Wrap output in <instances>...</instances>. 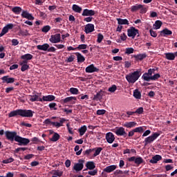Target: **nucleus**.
Returning a JSON list of instances; mask_svg holds the SVG:
<instances>
[{"instance_id":"f257e3e1","label":"nucleus","mask_w":177,"mask_h":177,"mask_svg":"<svg viewBox=\"0 0 177 177\" xmlns=\"http://www.w3.org/2000/svg\"><path fill=\"white\" fill-rule=\"evenodd\" d=\"M6 138L7 140L10 142H17L19 146H27L30 143V139L25 138L17 136V132L16 131H6L5 132Z\"/></svg>"},{"instance_id":"f03ea898","label":"nucleus","mask_w":177,"mask_h":177,"mask_svg":"<svg viewBox=\"0 0 177 177\" xmlns=\"http://www.w3.org/2000/svg\"><path fill=\"white\" fill-rule=\"evenodd\" d=\"M17 115L26 118H31L34 115V111L27 109H17L8 113L9 118L16 117Z\"/></svg>"},{"instance_id":"7ed1b4c3","label":"nucleus","mask_w":177,"mask_h":177,"mask_svg":"<svg viewBox=\"0 0 177 177\" xmlns=\"http://www.w3.org/2000/svg\"><path fill=\"white\" fill-rule=\"evenodd\" d=\"M140 71H136L126 75V80L129 84H135L140 78Z\"/></svg>"},{"instance_id":"20e7f679","label":"nucleus","mask_w":177,"mask_h":177,"mask_svg":"<svg viewBox=\"0 0 177 177\" xmlns=\"http://www.w3.org/2000/svg\"><path fill=\"white\" fill-rule=\"evenodd\" d=\"M130 9L131 12H133L140 10V13L141 14H145L147 12V8L145 7V6L142 4H136L135 6H132Z\"/></svg>"},{"instance_id":"39448f33","label":"nucleus","mask_w":177,"mask_h":177,"mask_svg":"<svg viewBox=\"0 0 177 177\" xmlns=\"http://www.w3.org/2000/svg\"><path fill=\"white\" fill-rule=\"evenodd\" d=\"M127 35L129 38H132V39H135L136 35L139 37V30L136 29V28L131 26L127 29Z\"/></svg>"},{"instance_id":"423d86ee","label":"nucleus","mask_w":177,"mask_h":177,"mask_svg":"<svg viewBox=\"0 0 177 177\" xmlns=\"http://www.w3.org/2000/svg\"><path fill=\"white\" fill-rule=\"evenodd\" d=\"M160 136L159 133H153L151 136H149V137L146 138L145 139L144 143L145 146H147V145H150V143H153L157 138Z\"/></svg>"},{"instance_id":"0eeeda50","label":"nucleus","mask_w":177,"mask_h":177,"mask_svg":"<svg viewBox=\"0 0 177 177\" xmlns=\"http://www.w3.org/2000/svg\"><path fill=\"white\" fill-rule=\"evenodd\" d=\"M128 162H134L136 165H137V167H139L140 164H143V162H145V160L140 156H138V157L132 156L128 158Z\"/></svg>"},{"instance_id":"6e6552de","label":"nucleus","mask_w":177,"mask_h":177,"mask_svg":"<svg viewBox=\"0 0 177 177\" xmlns=\"http://www.w3.org/2000/svg\"><path fill=\"white\" fill-rule=\"evenodd\" d=\"M115 133L117 135V136H123V138L128 139V133L125 131V128L122 127H117Z\"/></svg>"},{"instance_id":"1a4fd4ad","label":"nucleus","mask_w":177,"mask_h":177,"mask_svg":"<svg viewBox=\"0 0 177 177\" xmlns=\"http://www.w3.org/2000/svg\"><path fill=\"white\" fill-rule=\"evenodd\" d=\"M49 41L51 44H59V42H62V35L59 33L52 35Z\"/></svg>"},{"instance_id":"9d476101","label":"nucleus","mask_w":177,"mask_h":177,"mask_svg":"<svg viewBox=\"0 0 177 177\" xmlns=\"http://www.w3.org/2000/svg\"><path fill=\"white\" fill-rule=\"evenodd\" d=\"M13 28V24H8L6 26H4L1 30V32L0 33V37H3L5 34H7L9 30H12Z\"/></svg>"},{"instance_id":"9b49d317","label":"nucleus","mask_w":177,"mask_h":177,"mask_svg":"<svg viewBox=\"0 0 177 177\" xmlns=\"http://www.w3.org/2000/svg\"><path fill=\"white\" fill-rule=\"evenodd\" d=\"M95 31V25L93 24H88L84 26V32L91 34Z\"/></svg>"},{"instance_id":"f8f14e48","label":"nucleus","mask_w":177,"mask_h":177,"mask_svg":"<svg viewBox=\"0 0 177 177\" xmlns=\"http://www.w3.org/2000/svg\"><path fill=\"white\" fill-rule=\"evenodd\" d=\"M143 132V127H136L133 130H131L129 133H128V136L129 138H132V136H133V135H135V133H142Z\"/></svg>"},{"instance_id":"ddd939ff","label":"nucleus","mask_w":177,"mask_h":177,"mask_svg":"<svg viewBox=\"0 0 177 177\" xmlns=\"http://www.w3.org/2000/svg\"><path fill=\"white\" fill-rule=\"evenodd\" d=\"M105 138L106 142L109 144L113 143L115 140V136L111 132L106 133Z\"/></svg>"},{"instance_id":"4468645a","label":"nucleus","mask_w":177,"mask_h":177,"mask_svg":"<svg viewBox=\"0 0 177 177\" xmlns=\"http://www.w3.org/2000/svg\"><path fill=\"white\" fill-rule=\"evenodd\" d=\"M97 72H99V68L95 67V65H93V64L89 65L86 68V73H92Z\"/></svg>"},{"instance_id":"2eb2a0df","label":"nucleus","mask_w":177,"mask_h":177,"mask_svg":"<svg viewBox=\"0 0 177 177\" xmlns=\"http://www.w3.org/2000/svg\"><path fill=\"white\" fill-rule=\"evenodd\" d=\"M95 12L93 10H89L88 8H86L83 10V12L82 14V16H88V17H92L95 16Z\"/></svg>"},{"instance_id":"dca6fc26","label":"nucleus","mask_w":177,"mask_h":177,"mask_svg":"<svg viewBox=\"0 0 177 177\" xmlns=\"http://www.w3.org/2000/svg\"><path fill=\"white\" fill-rule=\"evenodd\" d=\"M3 84H13L15 82L14 77H10L9 75L3 76L1 77Z\"/></svg>"},{"instance_id":"f3484780","label":"nucleus","mask_w":177,"mask_h":177,"mask_svg":"<svg viewBox=\"0 0 177 177\" xmlns=\"http://www.w3.org/2000/svg\"><path fill=\"white\" fill-rule=\"evenodd\" d=\"M66 119L64 118H60L59 122H51V125L53 127H55L56 128H60V127H63V124L66 122Z\"/></svg>"},{"instance_id":"a211bd4d","label":"nucleus","mask_w":177,"mask_h":177,"mask_svg":"<svg viewBox=\"0 0 177 177\" xmlns=\"http://www.w3.org/2000/svg\"><path fill=\"white\" fill-rule=\"evenodd\" d=\"M21 17L24 19H28V20H34V17H32L31 14L28 13V12L26 10L22 11Z\"/></svg>"},{"instance_id":"6ab92c4d","label":"nucleus","mask_w":177,"mask_h":177,"mask_svg":"<svg viewBox=\"0 0 177 177\" xmlns=\"http://www.w3.org/2000/svg\"><path fill=\"white\" fill-rule=\"evenodd\" d=\"M115 169H117V165H113L107 166L106 168H104V172L110 174V173L113 172V171H115Z\"/></svg>"},{"instance_id":"aec40b11","label":"nucleus","mask_w":177,"mask_h":177,"mask_svg":"<svg viewBox=\"0 0 177 177\" xmlns=\"http://www.w3.org/2000/svg\"><path fill=\"white\" fill-rule=\"evenodd\" d=\"M55 99H56V97H55V95H48L43 96V97L41 98V100L43 102H53Z\"/></svg>"},{"instance_id":"412c9836","label":"nucleus","mask_w":177,"mask_h":177,"mask_svg":"<svg viewBox=\"0 0 177 177\" xmlns=\"http://www.w3.org/2000/svg\"><path fill=\"white\" fill-rule=\"evenodd\" d=\"M160 160H162V157L160 155H156L152 157L149 162H151V164H157V162H158V161H160Z\"/></svg>"},{"instance_id":"4be33fe9","label":"nucleus","mask_w":177,"mask_h":177,"mask_svg":"<svg viewBox=\"0 0 177 177\" xmlns=\"http://www.w3.org/2000/svg\"><path fill=\"white\" fill-rule=\"evenodd\" d=\"M73 100H75V101L77 100V97H68L64 100H61L60 103H62V104H64L66 103H70V102H73Z\"/></svg>"},{"instance_id":"5701e85b","label":"nucleus","mask_w":177,"mask_h":177,"mask_svg":"<svg viewBox=\"0 0 177 177\" xmlns=\"http://www.w3.org/2000/svg\"><path fill=\"white\" fill-rule=\"evenodd\" d=\"M138 125V123L136 122H126L124 124L123 127L124 128H135Z\"/></svg>"},{"instance_id":"b1692460","label":"nucleus","mask_w":177,"mask_h":177,"mask_svg":"<svg viewBox=\"0 0 177 177\" xmlns=\"http://www.w3.org/2000/svg\"><path fill=\"white\" fill-rule=\"evenodd\" d=\"M133 57L134 59H136V60H140V62H142L143 59H146V57H147V55L146 53L138 54V55H134Z\"/></svg>"},{"instance_id":"393cba45","label":"nucleus","mask_w":177,"mask_h":177,"mask_svg":"<svg viewBox=\"0 0 177 177\" xmlns=\"http://www.w3.org/2000/svg\"><path fill=\"white\" fill-rule=\"evenodd\" d=\"M116 20H117L119 26H122V25L129 26V21H128V19H122L121 18H117Z\"/></svg>"},{"instance_id":"a878e982","label":"nucleus","mask_w":177,"mask_h":177,"mask_svg":"<svg viewBox=\"0 0 177 177\" xmlns=\"http://www.w3.org/2000/svg\"><path fill=\"white\" fill-rule=\"evenodd\" d=\"M29 97L30 102H42V98L39 97V96L37 95H29Z\"/></svg>"},{"instance_id":"bb28decb","label":"nucleus","mask_w":177,"mask_h":177,"mask_svg":"<svg viewBox=\"0 0 177 177\" xmlns=\"http://www.w3.org/2000/svg\"><path fill=\"white\" fill-rule=\"evenodd\" d=\"M161 37H167V35H172V31L168 28H165L160 31Z\"/></svg>"},{"instance_id":"cd10ccee","label":"nucleus","mask_w":177,"mask_h":177,"mask_svg":"<svg viewBox=\"0 0 177 177\" xmlns=\"http://www.w3.org/2000/svg\"><path fill=\"white\" fill-rule=\"evenodd\" d=\"M86 167L88 169H90V171H92V169H95V168H96V165L93 161L87 162L86 163Z\"/></svg>"},{"instance_id":"c85d7f7f","label":"nucleus","mask_w":177,"mask_h":177,"mask_svg":"<svg viewBox=\"0 0 177 177\" xmlns=\"http://www.w3.org/2000/svg\"><path fill=\"white\" fill-rule=\"evenodd\" d=\"M84 169V163H76L75 164V165L73 166V169L75 171H77V172L80 171H82V169Z\"/></svg>"},{"instance_id":"c756f323","label":"nucleus","mask_w":177,"mask_h":177,"mask_svg":"<svg viewBox=\"0 0 177 177\" xmlns=\"http://www.w3.org/2000/svg\"><path fill=\"white\" fill-rule=\"evenodd\" d=\"M37 49H38V50L46 51V50H48V49H49V44L46 43L43 45H37Z\"/></svg>"},{"instance_id":"7c9ffc66","label":"nucleus","mask_w":177,"mask_h":177,"mask_svg":"<svg viewBox=\"0 0 177 177\" xmlns=\"http://www.w3.org/2000/svg\"><path fill=\"white\" fill-rule=\"evenodd\" d=\"M72 10H73V12L75 13H81V12H82V8L78 5L73 4L72 6Z\"/></svg>"},{"instance_id":"2f4dec72","label":"nucleus","mask_w":177,"mask_h":177,"mask_svg":"<svg viewBox=\"0 0 177 177\" xmlns=\"http://www.w3.org/2000/svg\"><path fill=\"white\" fill-rule=\"evenodd\" d=\"M165 56L167 60H175V54L174 53H166Z\"/></svg>"},{"instance_id":"473e14b6","label":"nucleus","mask_w":177,"mask_h":177,"mask_svg":"<svg viewBox=\"0 0 177 177\" xmlns=\"http://www.w3.org/2000/svg\"><path fill=\"white\" fill-rule=\"evenodd\" d=\"M103 98V92L102 91H100L98 93H97L96 95H94L93 100H102V99Z\"/></svg>"},{"instance_id":"72a5a7b5","label":"nucleus","mask_w":177,"mask_h":177,"mask_svg":"<svg viewBox=\"0 0 177 177\" xmlns=\"http://www.w3.org/2000/svg\"><path fill=\"white\" fill-rule=\"evenodd\" d=\"M75 55L77 57V63H84L85 62V57L81 53H76Z\"/></svg>"},{"instance_id":"f704fd0d","label":"nucleus","mask_w":177,"mask_h":177,"mask_svg":"<svg viewBox=\"0 0 177 177\" xmlns=\"http://www.w3.org/2000/svg\"><path fill=\"white\" fill-rule=\"evenodd\" d=\"M21 8L19 6H16L12 8V12L15 13V15H20L21 13Z\"/></svg>"},{"instance_id":"c9c22d12","label":"nucleus","mask_w":177,"mask_h":177,"mask_svg":"<svg viewBox=\"0 0 177 177\" xmlns=\"http://www.w3.org/2000/svg\"><path fill=\"white\" fill-rule=\"evenodd\" d=\"M32 55L31 54H25L21 57V59H22V60H26L28 62V60L32 59Z\"/></svg>"},{"instance_id":"e433bc0d","label":"nucleus","mask_w":177,"mask_h":177,"mask_svg":"<svg viewBox=\"0 0 177 177\" xmlns=\"http://www.w3.org/2000/svg\"><path fill=\"white\" fill-rule=\"evenodd\" d=\"M87 128L86 126L84 125L81 128L79 129V133L80 136H84L85 135V132H86Z\"/></svg>"},{"instance_id":"4c0bfd02","label":"nucleus","mask_w":177,"mask_h":177,"mask_svg":"<svg viewBox=\"0 0 177 177\" xmlns=\"http://www.w3.org/2000/svg\"><path fill=\"white\" fill-rule=\"evenodd\" d=\"M142 80H144V81H147V82H149V81H151V76H150V75H149L148 73H145L142 75Z\"/></svg>"},{"instance_id":"58836bf2","label":"nucleus","mask_w":177,"mask_h":177,"mask_svg":"<svg viewBox=\"0 0 177 177\" xmlns=\"http://www.w3.org/2000/svg\"><path fill=\"white\" fill-rule=\"evenodd\" d=\"M161 26H162V21L160 20L156 21L155 24H153V27H155V30H159V28H161Z\"/></svg>"},{"instance_id":"ea45409f","label":"nucleus","mask_w":177,"mask_h":177,"mask_svg":"<svg viewBox=\"0 0 177 177\" xmlns=\"http://www.w3.org/2000/svg\"><path fill=\"white\" fill-rule=\"evenodd\" d=\"M60 139V135L57 133H55L53 136V137L50 138L51 142H57Z\"/></svg>"},{"instance_id":"a19ab883","label":"nucleus","mask_w":177,"mask_h":177,"mask_svg":"<svg viewBox=\"0 0 177 177\" xmlns=\"http://www.w3.org/2000/svg\"><path fill=\"white\" fill-rule=\"evenodd\" d=\"M133 96L136 99H140V97H142V94L140 93V91H139V90L136 89L133 91Z\"/></svg>"},{"instance_id":"79ce46f5","label":"nucleus","mask_w":177,"mask_h":177,"mask_svg":"<svg viewBox=\"0 0 177 177\" xmlns=\"http://www.w3.org/2000/svg\"><path fill=\"white\" fill-rule=\"evenodd\" d=\"M95 153L93 155V157H97V156H99L100 153L102 152V150H103V148L102 147H97V148H94Z\"/></svg>"},{"instance_id":"37998d69","label":"nucleus","mask_w":177,"mask_h":177,"mask_svg":"<svg viewBox=\"0 0 177 177\" xmlns=\"http://www.w3.org/2000/svg\"><path fill=\"white\" fill-rule=\"evenodd\" d=\"M75 151L76 152V156H81V153H82V149H80V145H76L74 149Z\"/></svg>"},{"instance_id":"c03bdc74","label":"nucleus","mask_w":177,"mask_h":177,"mask_svg":"<svg viewBox=\"0 0 177 177\" xmlns=\"http://www.w3.org/2000/svg\"><path fill=\"white\" fill-rule=\"evenodd\" d=\"M13 161H15L13 158H9L2 160V164H10V162H13Z\"/></svg>"},{"instance_id":"a18cd8bd","label":"nucleus","mask_w":177,"mask_h":177,"mask_svg":"<svg viewBox=\"0 0 177 177\" xmlns=\"http://www.w3.org/2000/svg\"><path fill=\"white\" fill-rule=\"evenodd\" d=\"M19 34L20 35H21L22 37H28V35H30V34L28 33V30H19Z\"/></svg>"},{"instance_id":"49530a36","label":"nucleus","mask_w":177,"mask_h":177,"mask_svg":"<svg viewBox=\"0 0 177 177\" xmlns=\"http://www.w3.org/2000/svg\"><path fill=\"white\" fill-rule=\"evenodd\" d=\"M103 39H104V36H103L102 35V33H98L97 34V42L98 44H100L102 42V41H103Z\"/></svg>"},{"instance_id":"de8ad7c7","label":"nucleus","mask_w":177,"mask_h":177,"mask_svg":"<svg viewBox=\"0 0 177 177\" xmlns=\"http://www.w3.org/2000/svg\"><path fill=\"white\" fill-rule=\"evenodd\" d=\"M53 175H55V176H63V171L60 170H54L53 171Z\"/></svg>"},{"instance_id":"09e8293b","label":"nucleus","mask_w":177,"mask_h":177,"mask_svg":"<svg viewBox=\"0 0 177 177\" xmlns=\"http://www.w3.org/2000/svg\"><path fill=\"white\" fill-rule=\"evenodd\" d=\"M56 106H57V104L55 102L50 103L48 105L50 110H57V108H56Z\"/></svg>"},{"instance_id":"8fccbe9b","label":"nucleus","mask_w":177,"mask_h":177,"mask_svg":"<svg viewBox=\"0 0 177 177\" xmlns=\"http://www.w3.org/2000/svg\"><path fill=\"white\" fill-rule=\"evenodd\" d=\"M70 92L72 95H78L79 91L78 88L72 87L70 88Z\"/></svg>"},{"instance_id":"3c124183","label":"nucleus","mask_w":177,"mask_h":177,"mask_svg":"<svg viewBox=\"0 0 177 177\" xmlns=\"http://www.w3.org/2000/svg\"><path fill=\"white\" fill-rule=\"evenodd\" d=\"M133 52H135V49H133V48H127L125 50L126 55H131V53H133Z\"/></svg>"},{"instance_id":"603ef678","label":"nucleus","mask_w":177,"mask_h":177,"mask_svg":"<svg viewBox=\"0 0 177 177\" xmlns=\"http://www.w3.org/2000/svg\"><path fill=\"white\" fill-rule=\"evenodd\" d=\"M88 48V45L86 44H80L77 47H76V49L78 50H82V49H86Z\"/></svg>"},{"instance_id":"864d4df0","label":"nucleus","mask_w":177,"mask_h":177,"mask_svg":"<svg viewBox=\"0 0 177 177\" xmlns=\"http://www.w3.org/2000/svg\"><path fill=\"white\" fill-rule=\"evenodd\" d=\"M160 77H161L160 73H156L151 77V81H156V80H158V78H160Z\"/></svg>"},{"instance_id":"5fc2aeb1","label":"nucleus","mask_w":177,"mask_h":177,"mask_svg":"<svg viewBox=\"0 0 177 177\" xmlns=\"http://www.w3.org/2000/svg\"><path fill=\"white\" fill-rule=\"evenodd\" d=\"M50 30V26L49 25L45 26L42 28V32H48Z\"/></svg>"},{"instance_id":"6e6d98bb","label":"nucleus","mask_w":177,"mask_h":177,"mask_svg":"<svg viewBox=\"0 0 177 177\" xmlns=\"http://www.w3.org/2000/svg\"><path fill=\"white\" fill-rule=\"evenodd\" d=\"M74 59H75V55H71L69 57L67 58L66 62L67 63H72V62H74Z\"/></svg>"},{"instance_id":"4d7b16f0","label":"nucleus","mask_w":177,"mask_h":177,"mask_svg":"<svg viewBox=\"0 0 177 177\" xmlns=\"http://www.w3.org/2000/svg\"><path fill=\"white\" fill-rule=\"evenodd\" d=\"M92 151H95V149H87V150H86L85 151H84L83 152V154H84V156H89V154L91 153H92Z\"/></svg>"},{"instance_id":"13d9d810","label":"nucleus","mask_w":177,"mask_h":177,"mask_svg":"<svg viewBox=\"0 0 177 177\" xmlns=\"http://www.w3.org/2000/svg\"><path fill=\"white\" fill-rule=\"evenodd\" d=\"M115 91H117V86L115 84H113L111 87L109 88V92L113 93Z\"/></svg>"},{"instance_id":"bf43d9fd","label":"nucleus","mask_w":177,"mask_h":177,"mask_svg":"<svg viewBox=\"0 0 177 177\" xmlns=\"http://www.w3.org/2000/svg\"><path fill=\"white\" fill-rule=\"evenodd\" d=\"M88 175H91V176H95V175H97V169H94L93 171H89L88 172Z\"/></svg>"},{"instance_id":"052dcab7","label":"nucleus","mask_w":177,"mask_h":177,"mask_svg":"<svg viewBox=\"0 0 177 177\" xmlns=\"http://www.w3.org/2000/svg\"><path fill=\"white\" fill-rule=\"evenodd\" d=\"M21 71L24 72L27 70H28V68H30V66L28 64L26 65H21Z\"/></svg>"},{"instance_id":"680f3d73","label":"nucleus","mask_w":177,"mask_h":177,"mask_svg":"<svg viewBox=\"0 0 177 177\" xmlns=\"http://www.w3.org/2000/svg\"><path fill=\"white\" fill-rule=\"evenodd\" d=\"M103 114H106V110L104 109H99L97 111V115H103Z\"/></svg>"},{"instance_id":"e2e57ef3","label":"nucleus","mask_w":177,"mask_h":177,"mask_svg":"<svg viewBox=\"0 0 177 177\" xmlns=\"http://www.w3.org/2000/svg\"><path fill=\"white\" fill-rule=\"evenodd\" d=\"M149 32H150L151 37H153V38H156L157 32H156V31L153 30V29H150Z\"/></svg>"},{"instance_id":"0e129e2a","label":"nucleus","mask_w":177,"mask_h":177,"mask_svg":"<svg viewBox=\"0 0 177 177\" xmlns=\"http://www.w3.org/2000/svg\"><path fill=\"white\" fill-rule=\"evenodd\" d=\"M128 38V37L127 36V35L125 33H122L120 35V39L122 41H127V39Z\"/></svg>"},{"instance_id":"69168bd1","label":"nucleus","mask_w":177,"mask_h":177,"mask_svg":"<svg viewBox=\"0 0 177 177\" xmlns=\"http://www.w3.org/2000/svg\"><path fill=\"white\" fill-rule=\"evenodd\" d=\"M136 114H142L143 113V107H140L137 109L135 111Z\"/></svg>"},{"instance_id":"338daca9","label":"nucleus","mask_w":177,"mask_h":177,"mask_svg":"<svg viewBox=\"0 0 177 177\" xmlns=\"http://www.w3.org/2000/svg\"><path fill=\"white\" fill-rule=\"evenodd\" d=\"M93 20V17H88L84 19V21H86V23H91Z\"/></svg>"},{"instance_id":"774afa93","label":"nucleus","mask_w":177,"mask_h":177,"mask_svg":"<svg viewBox=\"0 0 177 177\" xmlns=\"http://www.w3.org/2000/svg\"><path fill=\"white\" fill-rule=\"evenodd\" d=\"M12 45L13 46H17V45H19V40L16 39H13L12 40Z\"/></svg>"}]
</instances>
